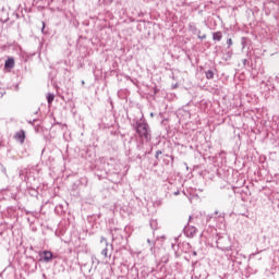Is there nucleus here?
<instances>
[{
  "mask_svg": "<svg viewBox=\"0 0 279 279\" xmlns=\"http://www.w3.org/2000/svg\"><path fill=\"white\" fill-rule=\"evenodd\" d=\"M174 195H180V192H174Z\"/></svg>",
  "mask_w": 279,
  "mask_h": 279,
  "instance_id": "c85d7f7f",
  "label": "nucleus"
},
{
  "mask_svg": "<svg viewBox=\"0 0 279 279\" xmlns=\"http://www.w3.org/2000/svg\"><path fill=\"white\" fill-rule=\"evenodd\" d=\"M215 221L217 228H226V213L215 211L214 214L206 216V223Z\"/></svg>",
  "mask_w": 279,
  "mask_h": 279,
  "instance_id": "7ed1b4c3",
  "label": "nucleus"
},
{
  "mask_svg": "<svg viewBox=\"0 0 279 279\" xmlns=\"http://www.w3.org/2000/svg\"><path fill=\"white\" fill-rule=\"evenodd\" d=\"M4 68L5 69H14V59L13 58L8 59L4 63Z\"/></svg>",
  "mask_w": 279,
  "mask_h": 279,
  "instance_id": "9b49d317",
  "label": "nucleus"
},
{
  "mask_svg": "<svg viewBox=\"0 0 279 279\" xmlns=\"http://www.w3.org/2000/svg\"><path fill=\"white\" fill-rule=\"evenodd\" d=\"M114 0H98V5L100 7H107V5H112Z\"/></svg>",
  "mask_w": 279,
  "mask_h": 279,
  "instance_id": "f8f14e48",
  "label": "nucleus"
},
{
  "mask_svg": "<svg viewBox=\"0 0 279 279\" xmlns=\"http://www.w3.org/2000/svg\"><path fill=\"white\" fill-rule=\"evenodd\" d=\"M216 245L218 250L225 252L228 258H236L239 251L233 250L232 242L228 236H218Z\"/></svg>",
  "mask_w": 279,
  "mask_h": 279,
  "instance_id": "f257e3e1",
  "label": "nucleus"
},
{
  "mask_svg": "<svg viewBox=\"0 0 279 279\" xmlns=\"http://www.w3.org/2000/svg\"><path fill=\"white\" fill-rule=\"evenodd\" d=\"M183 232L185 236H187L189 239H193V236L197 234V228H195L194 226L187 225L184 227Z\"/></svg>",
  "mask_w": 279,
  "mask_h": 279,
  "instance_id": "20e7f679",
  "label": "nucleus"
},
{
  "mask_svg": "<svg viewBox=\"0 0 279 279\" xmlns=\"http://www.w3.org/2000/svg\"><path fill=\"white\" fill-rule=\"evenodd\" d=\"M100 243H105L106 247L101 251V254L105 258H108V251L113 250V246L112 244H109L108 240H106L104 236L101 238Z\"/></svg>",
  "mask_w": 279,
  "mask_h": 279,
  "instance_id": "423d86ee",
  "label": "nucleus"
},
{
  "mask_svg": "<svg viewBox=\"0 0 279 279\" xmlns=\"http://www.w3.org/2000/svg\"><path fill=\"white\" fill-rule=\"evenodd\" d=\"M53 99H56V95H53L52 93H49L47 95V102L49 104V106H51V104H53Z\"/></svg>",
  "mask_w": 279,
  "mask_h": 279,
  "instance_id": "ddd939ff",
  "label": "nucleus"
},
{
  "mask_svg": "<svg viewBox=\"0 0 279 279\" xmlns=\"http://www.w3.org/2000/svg\"><path fill=\"white\" fill-rule=\"evenodd\" d=\"M243 65L247 64V59L242 60Z\"/></svg>",
  "mask_w": 279,
  "mask_h": 279,
  "instance_id": "393cba45",
  "label": "nucleus"
},
{
  "mask_svg": "<svg viewBox=\"0 0 279 279\" xmlns=\"http://www.w3.org/2000/svg\"><path fill=\"white\" fill-rule=\"evenodd\" d=\"M35 132L38 133V132H40V130L39 129H35Z\"/></svg>",
  "mask_w": 279,
  "mask_h": 279,
  "instance_id": "cd10ccee",
  "label": "nucleus"
},
{
  "mask_svg": "<svg viewBox=\"0 0 279 279\" xmlns=\"http://www.w3.org/2000/svg\"><path fill=\"white\" fill-rule=\"evenodd\" d=\"M25 130H20L14 134V140L20 143L21 145H23V143H25Z\"/></svg>",
  "mask_w": 279,
  "mask_h": 279,
  "instance_id": "0eeeda50",
  "label": "nucleus"
},
{
  "mask_svg": "<svg viewBox=\"0 0 279 279\" xmlns=\"http://www.w3.org/2000/svg\"><path fill=\"white\" fill-rule=\"evenodd\" d=\"M111 234H112V241H117V239H119V238L114 236V232L113 231H111Z\"/></svg>",
  "mask_w": 279,
  "mask_h": 279,
  "instance_id": "b1692460",
  "label": "nucleus"
},
{
  "mask_svg": "<svg viewBox=\"0 0 279 279\" xmlns=\"http://www.w3.org/2000/svg\"><path fill=\"white\" fill-rule=\"evenodd\" d=\"M197 38H199V40H206V35H201V34H198V35H197Z\"/></svg>",
  "mask_w": 279,
  "mask_h": 279,
  "instance_id": "4be33fe9",
  "label": "nucleus"
},
{
  "mask_svg": "<svg viewBox=\"0 0 279 279\" xmlns=\"http://www.w3.org/2000/svg\"><path fill=\"white\" fill-rule=\"evenodd\" d=\"M19 175H20L21 180H24V182H25V180H27V175H25V170H20Z\"/></svg>",
  "mask_w": 279,
  "mask_h": 279,
  "instance_id": "f3484780",
  "label": "nucleus"
},
{
  "mask_svg": "<svg viewBox=\"0 0 279 279\" xmlns=\"http://www.w3.org/2000/svg\"><path fill=\"white\" fill-rule=\"evenodd\" d=\"M191 219H193V216H190V221H191Z\"/></svg>",
  "mask_w": 279,
  "mask_h": 279,
  "instance_id": "7c9ffc66",
  "label": "nucleus"
},
{
  "mask_svg": "<svg viewBox=\"0 0 279 279\" xmlns=\"http://www.w3.org/2000/svg\"><path fill=\"white\" fill-rule=\"evenodd\" d=\"M135 130L138 136L144 138V141H151V130L149 129V124L143 117L136 121Z\"/></svg>",
  "mask_w": 279,
  "mask_h": 279,
  "instance_id": "f03ea898",
  "label": "nucleus"
},
{
  "mask_svg": "<svg viewBox=\"0 0 279 279\" xmlns=\"http://www.w3.org/2000/svg\"><path fill=\"white\" fill-rule=\"evenodd\" d=\"M228 49L233 45L232 38L227 39Z\"/></svg>",
  "mask_w": 279,
  "mask_h": 279,
  "instance_id": "aec40b11",
  "label": "nucleus"
},
{
  "mask_svg": "<svg viewBox=\"0 0 279 279\" xmlns=\"http://www.w3.org/2000/svg\"><path fill=\"white\" fill-rule=\"evenodd\" d=\"M160 155H162V150H157L156 155H155V158L158 160Z\"/></svg>",
  "mask_w": 279,
  "mask_h": 279,
  "instance_id": "412c9836",
  "label": "nucleus"
},
{
  "mask_svg": "<svg viewBox=\"0 0 279 279\" xmlns=\"http://www.w3.org/2000/svg\"><path fill=\"white\" fill-rule=\"evenodd\" d=\"M193 255H194V256H196V255H197V253H196V252H194V253H193Z\"/></svg>",
  "mask_w": 279,
  "mask_h": 279,
  "instance_id": "c756f323",
  "label": "nucleus"
},
{
  "mask_svg": "<svg viewBox=\"0 0 279 279\" xmlns=\"http://www.w3.org/2000/svg\"><path fill=\"white\" fill-rule=\"evenodd\" d=\"M186 1H187V0H180V4H181V5H186Z\"/></svg>",
  "mask_w": 279,
  "mask_h": 279,
  "instance_id": "5701e85b",
  "label": "nucleus"
},
{
  "mask_svg": "<svg viewBox=\"0 0 279 279\" xmlns=\"http://www.w3.org/2000/svg\"><path fill=\"white\" fill-rule=\"evenodd\" d=\"M105 162H107L108 171H112V169H114V163L117 162V159L110 157L108 159L105 160Z\"/></svg>",
  "mask_w": 279,
  "mask_h": 279,
  "instance_id": "1a4fd4ad",
  "label": "nucleus"
},
{
  "mask_svg": "<svg viewBox=\"0 0 279 279\" xmlns=\"http://www.w3.org/2000/svg\"><path fill=\"white\" fill-rule=\"evenodd\" d=\"M120 239L122 240V239H123V235H120Z\"/></svg>",
  "mask_w": 279,
  "mask_h": 279,
  "instance_id": "2f4dec72",
  "label": "nucleus"
},
{
  "mask_svg": "<svg viewBox=\"0 0 279 279\" xmlns=\"http://www.w3.org/2000/svg\"><path fill=\"white\" fill-rule=\"evenodd\" d=\"M187 29L189 32H191V34H202V31L197 28V26L195 25V23L191 22L189 25H187Z\"/></svg>",
  "mask_w": 279,
  "mask_h": 279,
  "instance_id": "6e6552de",
  "label": "nucleus"
},
{
  "mask_svg": "<svg viewBox=\"0 0 279 279\" xmlns=\"http://www.w3.org/2000/svg\"><path fill=\"white\" fill-rule=\"evenodd\" d=\"M147 243L150 245V252H154V247H156V243L151 242V240L147 239Z\"/></svg>",
  "mask_w": 279,
  "mask_h": 279,
  "instance_id": "6ab92c4d",
  "label": "nucleus"
},
{
  "mask_svg": "<svg viewBox=\"0 0 279 279\" xmlns=\"http://www.w3.org/2000/svg\"><path fill=\"white\" fill-rule=\"evenodd\" d=\"M233 56L232 50H229L225 53V60H231Z\"/></svg>",
  "mask_w": 279,
  "mask_h": 279,
  "instance_id": "2eb2a0df",
  "label": "nucleus"
},
{
  "mask_svg": "<svg viewBox=\"0 0 279 279\" xmlns=\"http://www.w3.org/2000/svg\"><path fill=\"white\" fill-rule=\"evenodd\" d=\"M150 228L153 230H158V221L156 220H150Z\"/></svg>",
  "mask_w": 279,
  "mask_h": 279,
  "instance_id": "dca6fc26",
  "label": "nucleus"
},
{
  "mask_svg": "<svg viewBox=\"0 0 279 279\" xmlns=\"http://www.w3.org/2000/svg\"><path fill=\"white\" fill-rule=\"evenodd\" d=\"M39 257L44 263H51L53 260V253L51 251H43L39 253Z\"/></svg>",
  "mask_w": 279,
  "mask_h": 279,
  "instance_id": "39448f33",
  "label": "nucleus"
},
{
  "mask_svg": "<svg viewBox=\"0 0 279 279\" xmlns=\"http://www.w3.org/2000/svg\"><path fill=\"white\" fill-rule=\"evenodd\" d=\"M221 38H223V33H221V31L213 33V40L221 43Z\"/></svg>",
  "mask_w": 279,
  "mask_h": 279,
  "instance_id": "9d476101",
  "label": "nucleus"
},
{
  "mask_svg": "<svg viewBox=\"0 0 279 279\" xmlns=\"http://www.w3.org/2000/svg\"><path fill=\"white\" fill-rule=\"evenodd\" d=\"M28 123H29L31 125H34V123H36V120L28 121Z\"/></svg>",
  "mask_w": 279,
  "mask_h": 279,
  "instance_id": "a878e982",
  "label": "nucleus"
},
{
  "mask_svg": "<svg viewBox=\"0 0 279 279\" xmlns=\"http://www.w3.org/2000/svg\"><path fill=\"white\" fill-rule=\"evenodd\" d=\"M206 78L207 80H214L215 78V72H213V70H208L207 72H205Z\"/></svg>",
  "mask_w": 279,
  "mask_h": 279,
  "instance_id": "4468645a",
  "label": "nucleus"
},
{
  "mask_svg": "<svg viewBox=\"0 0 279 279\" xmlns=\"http://www.w3.org/2000/svg\"><path fill=\"white\" fill-rule=\"evenodd\" d=\"M241 45H242V49H245V47L247 46V38L242 37L241 38Z\"/></svg>",
  "mask_w": 279,
  "mask_h": 279,
  "instance_id": "a211bd4d",
  "label": "nucleus"
},
{
  "mask_svg": "<svg viewBox=\"0 0 279 279\" xmlns=\"http://www.w3.org/2000/svg\"><path fill=\"white\" fill-rule=\"evenodd\" d=\"M41 32H45V22H43V29Z\"/></svg>",
  "mask_w": 279,
  "mask_h": 279,
  "instance_id": "bb28decb",
  "label": "nucleus"
}]
</instances>
